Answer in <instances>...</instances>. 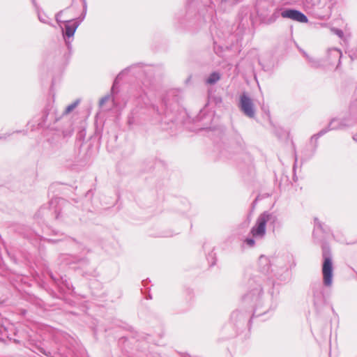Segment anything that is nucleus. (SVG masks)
I'll return each instance as SVG.
<instances>
[{
    "label": "nucleus",
    "mask_w": 357,
    "mask_h": 357,
    "mask_svg": "<svg viewBox=\"0 0 357 357\" xmlns=\"http://www.w3.org/2000/svg\"><path fill=\"white\" fill-rule=\"evenodd\" d=\"M336 120H331L330 123L328 124V127L326 128L321 130L318 133L314 135L312 138L318 139L320 137L325 135L326 132H328L329 130H338V128H340V126H333V124L336 122Z\"/></svg>",
    "instance_id": "8"
},
{
    "label": "nucleus",
    "mask_w": 357,
    "mask_h": 357,
    "mask_svg": "<svg viewBox=\"0 0 357 357\" xmlns=\"http://www.w3.org/2000/svg\"><path fill=\"white\" fill-rule=\"evenodd\" d=\"M312 293L314 297V304L319 305L324 303V295L323 287L320 284H314L312 287Z\"/></svg>",
    "instance_id": "7"
},
{
    "label": "nucleus",
    "mask_w": 357,
    "mask_h": 357,
    "mask_svg": "<svg viewBox=\"0 0 357 357\" xmlns=\"http://www.w3.org/2000/svg\"><path fill=\"white\" fill-rule=\"evenodd\" d=\"M314 231L317 230V229H320V230L324 231L323 225L317 218H314Z\"/></svg>",
    "instance_id": "15"
},
{
    "label": "nucleus",
    "mask_w": 357,
    "mask_h": 357,
    "mask_svg": "<svg viewBox=\"0 0 357 357\" xmlns=\"http://www.w3.org/2000/svg\"><path fill=\"white\" fill-rule=\"evenodd\" d=\"M304 55L308 59V61L312 63V65L313 66H316L315 62L313 61V59L311 57H310L306 53H304Z\"/></svg>",
    "instance_id": "22"
},
{
    "label": "nucleus",
    "mask_w": 357,
    "mask_h": 357,
    "mask_svg": "<svg viewBox=\"0 0 357 357\" xmlns=\"http://www.w3.org/2000/svg\"><path fill=\"white\" fill-rule=\"evenodd\" d=\"M259 264L263 273H266L270 268V261L267 257L261 256L259 259Z\"/></svg>",
    "instance_id": "9"
},
{
    "label": "nucleus",
    "mask_w": 357,
    "mask_h": 357,
    "mask_svg": "<svg viewBox=\"0 0 357 357\" xmlns=\"http://www.w3.org/2000/svg\"><path fill=\"white\" fill-rule=\"evenodd\" d=\"M220 79V74L218 72H213L206 79L205 82L207 84L213 85L217 83Z\"/></svg>",
    "instance_id": "10"
},
{
    "label": "nucleus",
    "mask_w": 357,
    "mask_h": 357,
    "mask_svg": "<svg viewBox=\"0 0 357 357\" xmlns=\"http://www.w3.org/2000/svg\"><path fill=\"white\" fill-rule=\"evenodd\" d=\"M33 4H35V0H32Z\"/></svg>",
    "instance_id": "25"
},
{
    "label": "nucleus",
    "mask_w": 357,
    "mask_h": 357,
    "mask_svg": "<svg viewBox=\"0 0 357 357\" xmlns=\"http://www.w3.org/2000/svg\"><path fill=\"white\" fill-rule=\"evenodd\" d=\"M63 11L65 12L63 15V17H64V18L66 17V19H67V20H71L70 18L72 17V16L68 15V10H63Z\"/></svg>",
    "instance_id": "21"
},
{
    "label": "nucleus",
    "mask_w": 357,
    "mask_h": 357,
    "mask_svg": "<svg viewBox=\"0 0 357 357\" xmlns=\"http://www.w3.org/2000/svg\"><path fill=\"white\" fill-rule=\"evenodd\" d=\"M328 56L330 59H337L340 61L342 56V52L337 48H330L328 50Z\"/></svg>",
    "instance_id": "11"
},
{
    "label": "nucleus",
    "mask_w": 357,
    "mask_h": 357,
    "mask_svg": "<svg viewBox=\"0 0 357 357\" xmlns=\"http://www.w3.org/2000/svg\"><path fill=\"white\" fill-rule=\"evenodd\" d=\"M243 314L238 310L234 311L231 314V319L234 321H236L238 319L242 317Z\"/></svg>",
    "instance_id": "14"
},
{
    "label": "nucleus",
    "mask_w": 357,
    "mask_h": 357,
    "mask_svg": "<svg viewBox=\"0 0 357 357\" xmlns=\"http://www.w3.org/2000/svg\"><path fill=\"white\" fill-rule=\"evenodd\" d=\"M109 99V96H105L104 97H102L100 100V102H99V105L100 107L103 106L104 104L107 102Z\"/></svg>",
    "instance_id": "18"
},
{
    "label": "nucleus",
    "mask_w": 357,
    "mask_h": 357,
    "mask_svg": "<svg viewBox=\"0 0 357 357\" xmlns=\"http://www.w3.org/2000/svg\"><path fill=\"white\" fill-rule=\"evenodd\" d=\"M271 227L274 231L279 227L278 215L273 212L264 211L256 220L255 224L250 230V234L255 239H262L266 236V225Z\"/></svg>",
    "instance_id": "1"
},
{
    "label": "nucleus",
    "mask_w": 357,
    "mask_h": 357,
    "mask_svg": "<svg viewBox=\"0 0 357 357\" xmlns=\"http://www.w3.org/2000/svg\"><path fill=\"white\" fill-rule=\"evenodd\" d=\"M294 157H295V163H294V169H295V167H296V162H297V160H298L297 155H296V153H295Z\"/></svg>",
    "instance_id": "23"
},
{
    "label": "nucleus",
    "mask_w": 357,
    "mask_h": 357,
    "mask_svg": "<svg viewBox=\"0 0 357 357\" xmlns=\"http://www.w3.org/2000/svg\"><path fill=\"white\" fill-rule=\"evenodd\" d=\"M238 107L241 112L249 118H255V107L252 98L247 93H243L240 96Z\"/></svg>",
    "instance_id": "5"
},
{
    "label": "nucleus",
    "mask_w": 357,
    "mask_h": 357,
    "mask_svg": "<svg viewBox=\"0 0 357 357\" xmlns=\"http://www.w3.org/2000/svg\"><path fill=\"white\" fill-rule=\"evenodd\" d=\"M283 18H289L292 20L306 23L308 22L307 16L299 10L294 9H286L281 13Z\"/></svg>",
    "instance_id": "6"
},
{
    "label": "nucleus",
    "mask_w": 357,
    "mask_h": 357,
    "mask_svg": "<svg viewBox=\"0 0 357 357\" xmlns=\"http://www.w3.org/2000/svg\"><path fill=\"white\" fill-rule=\"evenodd\" d=\"M331 31L337 35L339 38H342L344 36V33L341 29H338L336 28H333Z\"/></svg>",
    "instance_id": "16"
},
{
    "label": "nucleus",
    "mask_w": 357,
    "mask_h": 357,
    "mask_svg": "<svg viewBox=\"0 0 357 357\" xmlns=\"http://www.w3.org/2000/svg\"><path fill=\"white\" fill-rule=\"evenodd\" d=\"M3 138H6V137H0V139H3Z\"/></svg>",
    "instance_id": "26"
},
{
    "label": "nucleus",
    "mask_w": 357,
    "mask_h": 357,
    "mask_svg": "<svg viewBox=\"0 0 357 357\" xmlns=\"http://www.w3.org/2000/svg\"><path fill=\"white\" fill-rule=\"evenodd\" d=\"M255 238H247L245 240V243L250 247H252L255 244Z\"/></svg>",
    "instance_id": "17"
},
{
    "label": "nucleus",
    "mask_w": 357,
    "mask_h": 357,
    "mask_svg": "<svg viewBox=\"0 0 357 357\" xmlns=\"http://www.w3.org/2000/svg\"><path fill=\"white\" fill-rule=\"evenodd\" d=\"M263 291L260 284H256L255 287L252 289L248 294H246L243 299L245 303H254L255 305V309L254 310V314L256 316H259L263 312L257 313V309L261 307L264 305V301L262 298ZM268 310V308H266L264 313Z\"/></svg>",
    "instance_id": "4"
},
{
    "label": "nucleus",
    "mask_w": 357,
    "mask_h": 357,
    "mask_svg": "<svg viewBox=\"0 0 357 357\" xmlns=\"http://www.w3.org/2000/svg\"><path fill=\"white\" fill-rule=\"evenodd\" d=\"M73 132V130L72 129L63 131V136L64 138L70 137V136H72Z\"/></svg>",
    "instance_id": "19"
},
{
    "label": "nucleus",
    "mask_w": 357,
    "mask_h": 357,
    "mask_svg": "<svg viewBox=\"0 0 357 357\" xmlns=\"http://www.w3.org/2000/svg\"><path fill=\"white\" fill-rule=\"evenodd\" d=\"M273 16L274 17V19H276L278 17L277 13H274Z\"/></svg>",
    "instance_id": "24"
},
{
    "label": "nucleus",
    "mask_w": 357,
    "mask_h": 357,
    "mask_svg": "<svg viewBox=\"0 0 357 357\" xmlns=\"http://www.w3.org/2000/svg\"><path fill=\"white\" fill-rule=\"evenodd\" d=\"M79 102H80L79 100H76L75 102H73V103L68 105L66 107V108L65 109L63 114H68L70 113L72 111H73L76 108V107L79 105Z\"/></svg>",
    "instance_id": "13"
},
{
    "label": "nucleus",
    "mask_w": 357,
    "mask_h": 357,
    "mask_svg": "<svg viewBox=\"0 0 357 357\" xmlns=\"http://www.w3.org/2000/svg\"><path fill=\"white\" fill-rule=\"evenodd\" d=\"M333 120H336L337 121L333 124V126H340V127L338 129H342L344 127V124L342 121L337 119H333Z\"/></svg>",
    "instance_id": "20"
},
{
    "label": "nucleus",
    "mask_w": 357,
    "mask_h": 357,
    "mask_svg": "<svg viewBox=\"0 0 357 357\" xmlns=\"http://www.w3.org/2000/svg\"><path fill=\"white\" fill-rule=\"evenodd\" d=\"M64 13V11L59 12L56 13L55 18L59 25V27L62 30V35L66 41L68 49L70 50L71 48V42L74 34L82 20H79L78 19L67 20L66 17H63Z\"/></svg>",
    "instance_id": "2"
},
{
    "label": "nucleus",
    "mask_w": 357,
    "mask_h": 357,
    "mask_svg": "<svg viewBox=\"0 0 357 357\" xmlns=\"http://www.w3.org/2000/svg\"><path fill=\"white\" fill-rule=\"evenodd\" d=\"M37 13H38V18L40 22H41L42 23L47 24L54 26V25L52 24V23L49 21L48 17L45 13H42L38 10Z\"/></svg>",
    "instance_id": "12"
},
{
    "label": "nucleus",
    "mask_w": 357,
    "mask_h": 357,
    "mask_svg": "<svg viewBox=\"0 0 357 357\" xmlns=\"http://www.w3.org/2000/svg\"><path fill=\"white\" fill-rule=\"evenodd\" d=\"M323 284L326 287H331L333 284V266L331 253L326 247L323 248Z\"/></svg>",
    "instance_id": "3"
}]
</instances>
